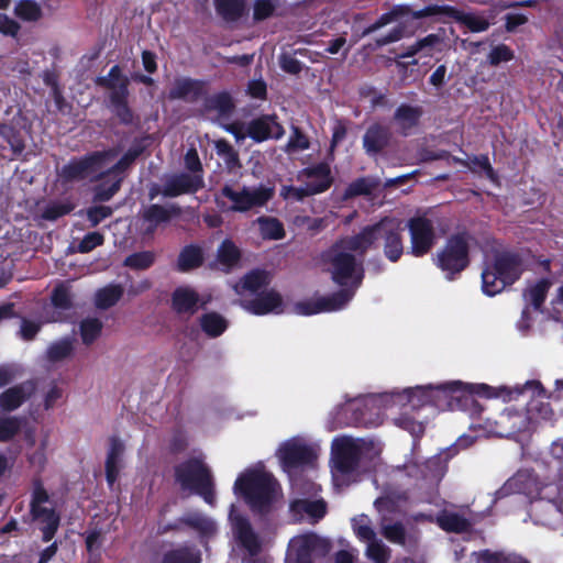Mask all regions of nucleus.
Returning <instances> with one entry per match:
<instances>
[{
  "label": "nucleus",
  "mask_w": 563,
  "mask_h": 563,
  "mask_svg": "<svg viewBox=\"0 0 563 563\" xmlns=\"http://www.w3.org/2000/svg\"><path fill=\"white\" fill-rule=\"evenodd\" d=\"M477 395L484 398H500L504 401L529 398L526 410L506 408L497 419H487L478 424L483 435L500 438L515 437L518 433L530 432L543 422L551 421L553 410L545 401V391L538 380H528L523 385L492 387L486 384H463L460 380L438 385H426L393 390L389 393L369 395L357 399L351 406L361 410L357 420L367 427L380 426L388 415H393L396 427L408 431L413 437L424 432V424L409 415L426 404H433L441 409H455L462 397Z\"/></svg>",
  "instance_id": "nucleus-1"
},
{
  "label": "nucleus",
  "mask_w": 563,
  "mask_h": 563,
  "mask_svg": "<svg viewBox=\"0 0 563 563\" xmlns=\"http://www.w3.org/2000/svg\"><path fill=\"white\" fill-rule=\"evenodd\" d=\"M402 231L401 220L385 218L374 225L365 227L358 234L336 242L324 254V262L333 280L349 288L331 296L298 302L295 306L296 312L302 316H311L343 309L362 283V257L365 252L374 246L378 240H383L385 256L390 262H397L404 252Z\"/></svg>",
  "instance_id": "nucleus-2"
},
{
  "label": "nucleus",
  "mask_w": 563,
  "mask_h": 563,
  "mask_svg": "<svg viewBox=\"0 0 563 563\" xmlns=\"http://www.w3.org/2000/svg\"><path fill=\"white\" fill-rule=\"evenodd\" d=\"M141 152V147H132L120 159L117 150L96 152L82 159L69 162L62 168L60 177L65 180H98L96 199L107 201L119 190L125 169Z\"/></svg>",
  "instance_id": "nucleus-3"
},
{
  "label": "nucleus",
  "mask_w": 563,
  "mask_h": 563,
  "mask_svg": "<svg viewBox=\"0 0 563 563\" xmlns=\"http://www.w3.org/2000/svg\"><path fill=\"white\" fill-rule=\"evenodd\" d=\"M541 468L538 473L530 470H520L509 478L498 494H523L528 497H539L541 500L533 504L531 515L537 523L555 528L563 519L559 506L553 501L563 495V483L558 484L547 476V483L540 481Z\"/></svg>",
  "instance_id": "nucleus-4"
},
{
  "label": "nucleus",
  "mask_w": 563,
  "mask_h": 563,
  "mask_svg": "<svg viewBox=\"0 0 563 563\" xmlns=\"http://www.w3.org/2000/svg\"><path fill=\"white\" fill-rule=\"evenodd\" d=\"M443 13H452L454 18L466 25L473 32H483L485 31L489 23L488 21L482 16L474 13H462L455 12L450 8L430 5L426 7L422 10L413 11L409 14L407 11L402 9L393 10L391 12L383 14L374 24L368 26L364 34H368L379 30L383 26L388 24H393L391 29L384 35H380L376 38V44L378 46L387 45L394 42L401 40L406 35L405 23L409 20V18L421 19L429 15H437Z\"/></svg>",
  "instance_id": "nucleus-5"
},
{
  "label": "nucleus",
  "mask_w": 563,
  "mask_h": 563,
  "mask_svg": "<svg viewBox=\"0 0 563 563\" xmlns=\"http://www.w3.org/2000/svg\"><path fill=\"white\" fill-rule=\"evenodd\" d=\"M233 492L243 497L254 512L261 515L276 509L282 498L278 483L262 464L242 472L234 483Z\"/></svg>",
  "instance_id": "nucleus-6"
},
{
  "label": "nucleus",
  "mask_w": 563,
  "mask_h": 563,
  "mask_svg": "<svg viewBox=\"0 0 563 563\" xmlns=\"http://www.w3.org/2000/svg\"><path fill=\"white\" fill-rule=\"evenodd\" d=\"M268 276L261 271H254L234 286L235 292L242 297L240 305L253 314L262 316L267 313H282L284 302L275 290H260L267 285Z\"/></svg>",
  "instance_id": "nucleus-7"
},
{
  "label": "nucleus",
  "mask_w": 563,
  "mask_h": 563,
  "mask_svg": "<svg viewBox=\"0 0 563 563\" xmlns=\"http://www.w3.org/2000/svg\"><path fill=\"white\" fill-rule=\"evenodd\" d=\"M366 441L351 437L335 438L332 442V478L335 487L351 483Z\"/></svg>",
  "instance_id": "nucleus-8"
},
{
  "label": "nucleus",
  "mask_w": 563,
  "mask_h": 563,
  "mask_svg": "<svg viewBox=\"0 0 563 563\" xmlns=\"http://www.w3.org/2000/svg\"><path fill=\"white\" fill-rule=\"evenodd\" d=\"M522 264L517 255L496 254L482 273V288L487 296H495L507 285L512 284L522 273Z\"/></svg>",
  "instance_id": "nucleus-9"
},
{
  "label": "nucleus",
  "mask_w": 563,
  "mask_h": 563,
  "mask_svg": "<svg viewBox=\"0 0 563 563\" xmlns=\"http://www.w3.org/2000/svg\"><path fill=\"white\" fill-rule=\"evenodd\" d=\"M176 481L183 490L200 495L209 505H214L211 474L203 464L201 454L188 460L176 468Z\"/></svg>",
  "instance_id": "nucleus-10"
},
{
  "label": "nucleus",
  "mask_w": 563,
  "mask_h": 563,
  "mask_svg": "<svg viewBox=\"0 0 563 563\" xmlns=\"http://www.w3.org/2000/svg\"><path fill=\"white\" fill-rule=\"evenodd\" d=\"M229 520L233 540L244 552L245 560L249 563H266L265 559L258 558L266 543L264 538L254 531L249 519L240 514L234 505L231 506Z\"/></svg>",
  "instance_id": "nucleus-11"
},
{
  "label": "nucleus",
  "mask_w": 563,
  "mask_h": 563,
  "mask_svg": "<svg viewBox=\"0 0 563 563\" xmlns=\"http://www.w3.org/2000/svg\"><path fill=\"white\" fill-rule=\"evenodd\" d=\"M319 453V445L302 437H295L280 443L276 455L286 472L312 463Z\"/></svg>",
  "instance_id": "nucleus-12"
},
{
  "label": "nucleus",
  "mask_w": 563,
  "mask_h": 563,
  "mask_svg": "<svg viewBox=\"0 0 563 563\" xmlns=\"http://www.w3.org/2000/svg\"><path fill=\"white\" fill-rule=\"evenodd\" d=\"M222 197L231 202L229 209L233 211L244 212L252 208L262 207L274 195V188L266 185L256 187H238L232 188L225 186L221 191Z\"/></svg>",
  "instance_id": "nucleus-13"
},
{
  "label": "nucleus",
  "mask_w": 563,
  "mask_h": 563,
  "mask_svg": "<svg viewBox=\"0 0 563 563\" xmlns=\"http://www.w3.org/2000/svg\"><path fill=\"white\" fill-rule=\"evenodd\" d=\"M31 514L40 525L44 541H49L58 528L59 517L52 508L43 485L37 481L33 483Z\"/></svg>",
  "instance_id": "nucleus-14"
},
{
  "label": "nucleus",
  "mask_w": 563,
  "mask_h": 563,
  "mask_svg": "<svg viewBox=\"0 0 563 563\" xmlns=\"http://www.w3.org/2000/svg\"><path fill=\"white\" fill-rule=\"evenodd\" d=\"M470 238L465 234L452 236L445 247L438 253L439 267L448 273V278L463 271L468 264Z\"/></svg>",
  "instance_id": "nucleus-15"
},
{
  "label": "nucleus",
  "mask_w": 563,
  "mask_h": 563,
  "mask_svg": "<svg viewBox=\"0 0 563 563\" xmlns=\"http://www.w3.org/2000/svg\"><path fill=\"white\" fill-rule=\"evenodd\" d=\"M224 129L234 135L236 142L243 141L250 136L255 142H262L267 139H279L284 134L282 125L273 117H262L249 123L247 126L239 124H229Z\"/></svg>",
  "instance_id": "nucleus-16"
},
{
  "label": "nucleus",
  "mask_w": 563,
  "mask_h": 563,
  "mask_svg": "<svg viewBox=\"0 0 563 563\" xmlns=\"http://www.w3.org/2000/svg\"><path fill=\"white\" fill-rule=\"evenodd\" d=\"M352 528L356 538L366 543V555L374 563H387L389 549L376 538L372 521L366 515H360L352 519Z\"/></svg>",
  "instance_id": "nucleus-17"
},
{
  "label": "nucleus",
  "mask_w": 563,
  "mask_h": 563,
  "mask_svg": "<svg viewBox=\"0 0 563 563\" xmlns=\"http://www.w3.org/2000/svg\"><path fill=\"white\" fill-rule=\"evenodd\" d=\"M444 41V33H433L418 40L415 44L407 47L402 54L397 56L396 66L398 68H405L408 65H417L418 60L415 58L408 62L404 59L412 58L416 55H420V57H431L443 49Z\"/></svg>",
  "instance_id": "nucleus-18"
},
{
  "label": "nucleus",
  "mask_w": 563,
  "mask_h": 563,
  "mask_svg": "<svg viewBox=\"0 0 563 563\" xmlns=\"http://www.w3.org/2000/svg\"><path fill=\"white\" fill-rule=\"evenodd\" d=\"M398 498L399 496L394 494L379 497L375 501V507L383 516L380 526L385 538L390 542L404 544L405 529L402 525L399 522L390 523L387 518L388 514L399 510Z\"/></svg>",
  "instance_id": "nucleus-19"
},
{
  "label": "nucleus",
  "mask_w": 563,
  "mask_h": 563,
  "mask_svg": "<svg viewBox=\"0 0 563 563\" xmlns=\"http://www.w3.org/2000/svg\"><path fill=\"white\" fill-rule=\"evenodd\" d=\"M411 253L415 256L427 254L435 243L433 225L427 218L418 217L408 222Z\"/></svg>",
  "instance_id": "nucleus-20"
},
{
  "label": "nucleus",
  "mask_w": 563,
  "mask_h": 563,
  "mask_svg": "<svg viewBox=\"0 0 563 563\" xmlns=\"http://www.w3.org/2000/svg\"><path fill=\"white\" fill-rule=\"evenodd\" d=\"M102 84L111 89V103L114 107L117 114L123 122H129L132 115L126 108V79L121 76V71L118 66H114L109 71L108 76L102 78Z\"/></svg>",
  "instance_id": "nucleus-21"
},
{
  "label": "nucleus",
  "mask_w": 563,
  "mask_h": 563,
  "mask_svg": "<svg viewBox=\"0 0 563 563\" xmlns=\"http://www.w3.org/2000/svg\"><path fill=\"white\" fill-rule=\"evenodd\" d=\"M539 468L548 472L552 481L563 482V438L551 443L549 449L541 453Z\"/></svg>",
  "instance_id": "nucleus-22"
},
{
  "label": "nucleus",
  "mask_w": 563,
  "mask_h": 563,
  "mask_svg": "<svg viewBox=\"0 0 563 563\" xmlns=\"http://www.w3.org/2000/svg\"><path fill=\"white\" fill-rule=\"evenodd\" d=\"M203 186L199 174H177L165 178L162 194L166 197H176L183 194L197 191Z\"/></svg>",
  "instance_id": "nucleus-23"
},
{
  "label": "nucleus",
  "mask_w": 563,
  "mask_h": 563,
  "mask_svg": "<svg viewBox=\"0 0 563 563\" xmlns=\"http://www.w3.org/2000/svg\"><path fill=\"white\" fill-rule=\"evenodd\" d=\"M316 534H302L289 542L286 563H312L311 555L320 544Z\"/></svg>",
  "instance_id": "nucleus-24"
},
{
  "label": "nucleus",
  "mask_w": 563,
  "mask_h": 563,
  "mask_svg": "<svg viewBox=\"0 0 563 563\" xmlns=\"http://www.w3.org/2000/svg\"><path fill=\"white\" fill-rule=\"evenodd\" d=\"M290 511L298 521L316 522L324 517L327 505L322 499L297 498L290 504Z\"/></svg>",
  "instance_id": "nucleus-25"
},
{
  "label": "nucleus",
  "mask_w": 563,
  "mask_h": 563,
  "mask_svg": "<svg viewBox=\"0 0 563 563\" xmlns=\"http://www.w3.org/2000/svg\"><path fill=\"white\" fill-rule=\"evenodd\" d=\"M71 300L69 291L60 286L57 287L52 296V305L49 306L45 320L47 322H60L70 317Z\"/></svg>",
  "instance_id": "nucleus-26"
},
{
  "label": "nucleus",
  "mask_w": 563,
  "mask_h": 563,
  "mask_svg": "<svg viewBox=\"0 0 563 563\" xmlns=\"http://www.w3.org/2000/svg\"><path fill=\"white\" fill-rule=\"evenodd\" d=\"M173 309L179 314H194L201 301L197 291L189 286H180L175 289L172 297Z\"/></svg>",
  "instance_id": "nucleus-27"
},
{
  "label": "nucleus",
  "mask_w": 563,
  "mask_h": 563,
  "mask_svg": "<svg viewBox=\"0 0 563 563\" xmlns=\"http://www.w3.org/2000/svg\"><path fill=\"white\" fill-rule=\"evenodd\" d=\"M33 391L34 384L31 382L7 389L0 394V410L10 412L18 409Z\"/></svg>",
  "instance_id": "nucleus-28"
},
{
  "label": "nucleus",
  "mask_w": 563,
  "mask_h": 563,
  "mask_svg": "<svg viewBox=\"0 0 563 563\" xmlns=\"http://www.w3.org/2000/svg\"><path fill=\"white\" fill-rule=\"evenodd\" d=\"M123 453L124 444L121 440L112 438L106 461V476L107 482L112 486L119 477L120 471L123 467Z\"/></svg>",
  "instance_id": "nucleus-29"
},
{
  "label": "nucleus",
  "mask_w": 563,
  "mask_h": 563,
  "mask_svg": "<svg viewBox=\"0 0 563 563\" xmlns=\"http://www.w3.org/2000/svg\"><path fill=\"white\" fill-rule=\"evenodd\" d=\"M217 13L228 22L240 20L247 12L246 0H213Z\"/></svg>",
  "instance_id": "nucleus-30"
},
{
  "label": "nucleus",
  "mask_w": 563,
  "mask_h": 563,
  "mask_svg": "<svg viewBox=\"0 0 563 563\" xmlns=\"http://www.w3.org/2000/svg\"><path fill=\"white\" fill-rule=\"evenodd\" d=\"M202 82L188 78H180L174 81L169 90V97L172 99L194 100L202 92Z\"/></svg>",
  "instance_id": "nucleus-31"
},
{
  "label": "nucleus",
  "mask_w": 563,
  "mask_h": 563,
  "mask_svg": "<svg viewBox=\"0 0 563 563\" xmlns=\"http://www.w3.org/2000/svg\"><path fill=\"white\" fill-rule=\"evenodd\" d=\"M323 176L328 178V183L324 186V191L330 188L332 185L333 178L331 176V169L329 164L320 163L317 166L305 168L299 174V179L303 181L306 187L308 186H319L322 183Z\"/></svg>",
  "instance_id": "nucleus-32"
},
{
  "label": "nucleus",
  "mask_w": 563,
  "mask_h": 563,
  "mask_svg": "<svg viewBox=\"0 0 563 563\" xmlns=\"http://www.w3.org/2000/svg\"><path fill=\"white\" fill-rule=\"evenodd\" d=\"M181 521L197 531L201 538H210L217 533V523L200 512H189Z\"/></svg>",
  "instance_id": "nucleus-33"
},
{
  "label": "nucleus",
  "mask_w": 563,
  "mask_h": 563,
  "mask_svg": "<svg viewBox=\"0 0 563 563\" xmlns=\"http://www.w3.org/2000/svg\"><path fill=\"white\" fill-rule=\"evenodd\" d=\"M387 130L380 125H373L366 131L363 145L368 154H376L387 144Z\"/></svg>",
  "instance_id": "nucleus-34"
},
{
  "label": "nucleus",
  "mask_w": 563,
  "mask_h": 563,
  "mask_svg": "<svg viewBox=\"0 0 563 563\" xmlns=\"http://www.w3.org/2000/svg\"><path fill=\"white\" fill-rule=\"evenodd\" d=\"M199 551L189 547H179L164 553L161 563H200Z\"/></svg>",
  "instance_id": "nucleus-35"
},
{
  "label": "nucleus",
  "mask_w": 563,
  "mask_h": 563,
  "mask_svg": "<svg viewBox=\"0 0 563 563\" xmlns=\"http://www.w3.org/2000/svg\"><path fill=\"white\" fill-rule=\"evenodd\" d=\"M240 251L230 240H224L218 249V265L222 269L234 267L240 261Z\"/></svg>",
  "instance_id": "nucleus-36"
},
{
  "label": "nucleus",
  "mask_w": 563,
  "mask_h": 563,
  "mask_svg": "<svg viewBox=\"0 0 563 563\" xmlns=\"http://www.w3.org/2000/svg\"><path fill=\"white\" fill-rule=\"evenodd\" d=\"M327 183H328V178H327V176L325 177L323 176L322 183L318 187L317 186L314 187L311 185L308 187H306L305 185L301 187L284 186L280 190V196L287 200H289V199L301 200L307 196H312V195L323 192L324 186L327 185Z\"/></svg>",
  "instance_id": "nucleus-37"
},
{
  "label": "nucleus",
  "mask_w": 563,
  "mask_h": 563,
  "mask_svg": "<svg viewBox=\"0 0 563 563\" xmlns=\"http://www.w3.org/2000/svg\"><path fill=\"white\" fill-rule=\"evenodd\" d=\"M435 520L443 530L449 532H463L471 526L467 519L450 511H442Z\"/></svg>",
  "instance_id": "nucleus-38"
},
{
  "label": "nucleus",
  "mask_w": 563,
  "mask_h": 563,
  "mask_svg": "<svg viewBox=\"0 0 563 563\" xmlns=\"http://www.w3.org/2000/svg\"><path fill=\"white\" fill-rule=\"evenodd\" d=\"M421 113L422 110L419 107L401 104L395 112V121L404 131H406L418 123Z\"/></svg>",
  "instance_id": "nucleus-39"
},
{
  "label": "nucleus",
  "mask_w": 563,
  "mask_h": 563,
  "mask_svg": "<svg viewBox=\"0 0 563 563\" xmlns=\"http://www.w3.org/2000/svg\"><path fill=\"white\" fill-rule=\"evenodd\" d=\"M74 351V340L64 338L49 344L46 351L48 361L60 362L69 357Z\"/></svg>",
  "instance_id": "nucleus-40"
},
{
  "label": "nucleus",
  "mask_w": 563,
  "mask_h": 563,
  "mask_svg": "<svg viewBox=\"0 0 563 563\" xmlns=\"http://www.w3.org/2000/svg\"><path fill=\"white\" fill-rule=\"evenodd\" d=\"M549 288L550 283L547 279L539 280L525 291L523 296L526 302L538 310L543 303Z\"/></svg>",
  "instance_id": "nucleus-41"
},
{
  "label": "nucleus",
  "mask_w": 563,
  "mask_h": 563,
  "mask_svg": "<svg viewBox=\"0 0 563 563\" xmlns=\"http://www.w3.org/2000/svg\"><path fill=\"white\" fill-rule=\"evenodd\" d=\"M200 324L202 330L210 336L220 335L228 327L227 320L216 312L203 314Z\"/></svg>",
  "instance_id": "nucleus-42"
},
{
  "label": "nucleus",
  "mask_w": 563,
  "mask_h": 563,
  "mask_svg": "<svg viewBox=\"0 0 563 563\" xmlns=\"http://www.w3.org/2000/svg\"><path fill=\"white\" fill-rule=\"evenodd\" d=\"M14 13L23 21L33 22L42 16V9L34 0H20L15 3Z\"/></svg>",
  "instance_id": "nucleus-43"
},
{
  "label": "nucleus",
  "mask_w": 563,
  "mask_h": 563,
  "mask_svg": "<svg viewBox=\"0 0 563 563\" xmlns=\"http://www.w3.org/2000/svg\"><path fill=\"white\" fill-rule=\"evenodd\" d=\"M123 288L120 285H108L96 294L98 308L107 309L113 306L122 296Z\"/></svg>",
  "instance_id": "nucleus-44"
},
{
  "label": "nucleus",
  "mask_w": 563,
  "mask_h": 563,
  "mask_svg": "<svg viewBox=\"0 0 563 563\" xmlns=\"http://www.w3.org/2000/svg\"><path fill=\"white\" fill-rule=\"evenodd\" d=\"M202 252L197 246L185 247L178 257V268L183 272L198 267L202 263Z\"/></svg>",
  "instance_id": "nucleus-45"
},
{
  "label": "nucleus",
  "mask_w": 563,
  "mask_h": 563,
  "mask_svg": "<svg viewBox=\"0 0 563 563\" xmlns=\"http://www.w3.org/2000/svg\"><path fill=\"white\" fill-rule=\"evenodd\" d=\"M208 110L216 111L219 117H227L233 109V102L228 92H220L207 99Z\"/></svg>",
  "instance_id": "nucleus-46"
},
{
  "label": "nucleus",
  "mask_w": 563,
  "mask_h": 563,
  "mask_svg": "<svg viewBox=\"0 0 563 563\" xmlns=\"http://www.w3.org/2000/svg\"><path fill=\"white\" fill-rule=\"evenodd\" d=\"M24 419L21 417H0V442H8L21 431Z\"/></svg>",
  "instance_id": "nucleus-47"
},
{
  "label": "nucleus",
  "mask_w": 563,
  "mask_h": 563,
  "mask_svg": "<svg viewBox=\"0 0 563 563\" xmlns=\"http://www.w3.org/2000/svg\"><path fill=\"white\" fill-rule=\"evenodd\" d=\"M477 563H529L526 559L517 554L493 553L484 551L473 553Z\"/></svg>",
  "instance_id": "nucleus-48"
},
{
  "label": "nucleus",
  "mask_w": 563,
  "mask_h": 563,
  "mask_svg": "<svg viewBox=\"0 0 563 563\" xmlns=\"http://www.w3.org/2000/svg\"><path fill=\"white\" fill-rule=\"evenodd\" d=\"M257 223L264 239L279 240L284 238L283 224L277 219L262 217L257 219Z\"/></svg>",
  "instance_id": "nucleus-49"
},
{
  "label": "nucleus",
  "mask_w": 563,
  "mask_h": 563,
  "mask_svg": "<svg viewBox=\"0 0 563 563\" xmlns=\"http://www.w3.org/2000/svg\"><path fill=\"white\" fill-rule=\"evenodd\" d=\"M102 322L98 318H86L80 323V335L85 344L95 342L102 330Z\"/></svg>",
  "instance_id": "nucleus-50"
},
{
  "label": "nucleus",
  "mask_w": 563,
  "mask_h": 563,
  "mask_svg": "<svg viewBox=\"0 0 563 563\" xmlns=\"http://www.w3.org/2000/svg\"><path fill=\"white\" fill-rule=\"evenodd\" d=\"M282 5V0H254L253 19L263 21L271 18Z\"/></svg>",
  "instance_id": "nucleus-51"
},
{
  "label": "nucleus",
  "mask_w": 563,
  "mask_h": 563,
  "mask_svg": "<svg viewBox=\"0 0 563 563\" xmlns=\"http://www.w3.org/2000/svg\"><path fill=\"white\" fill-rule=\"evenodd\" d=\"M170 218V210L158 206L152 205L144 211V220L150 223L148 230H153L157 224L166 222Z\"/></svg>",
  "instance_id": "nucleus-52"
},
{
  "label": "nucleus",
  "mask_w": 563,
  "mask_h": 563,
  "mask_svg": "<svg viewBox=\"0 0 563 563\" xmlns=\"http://www.w3.org/2000/svg\"><path fill=\"white\" fill-rule=\"evenodd\" d=\"M423 478H428L430 483H438L444 475L445 467L440 463L439 457L428 460L422 467H419Z\"/></svg>",
  "instance_id": "nucleus-53"
},
{
  "label": "nucleus",
  "mask_w": 563,
  "mask_h": 563,
  "mask_svg": "<svg viewBox=\"0 0 563 563\" xmlns=\"http://www.w3.org/2000/svg\"><path fill=\"white\" fill-rule=\"evenodd\" d=\"M379 181L375 178H360L353 181L346 189L345 196L353 197L358 195H368L378 186Z\"/></svg>",
  "instance_id": "nucleus-54"
},
{
  "label": "nucleus",
  "mask_w": 563,
  "mask_h": 563,
  "mask_svg": "<svg viewBox=\"0 0 563 563\" xmlns=\"http://www.w3.org/2000/svg\"><path fill=\"white\" fill-rule=\"evenodd\" d=\"M154 253L145 251L128 256L124 261V265L134 269H146L154 263Z\"/></svg>",
  "instance_id": "nucleus-55"
},
{
  "label": "nucleus",
  "mask_w": 563,
  "mask_h": 563,
  "mask_svg": "<svg viewBox=\"0 0 563 563\" xmlns=\"http://www.w3.org/2000/svg\"><path fill=\"white\" fill-rule=\"evenodd\" d=\"M309 140L302 134L297 128L292 129V133L289 136V140L285 146V152L288 154H294L298 152H302L309 148Z\"/></svg>",
  "instance_id": "nucleus-56"
},
{
  "label": "nucleus",
  "mask_w": 563,
  "mask_h": 563,
  "mask_svg": "<svg viewBox=\"0 0 563 563\" xmlns=\"http://www.w3.org/2000/svg\"><path fill=\"white\" fill-rule=\"evenodd\" d=\"M512 58V51L504 44L494 46L488 54V63L493 66H496L504 62H509Z\"/></svg>",
  "instance_id": "nucleus-57"
},
{
  "label": "nucleus",
  "mask_w": 563,
  "mask_h": 563,
  "mask_svg": "<svg viewBox=\"0 0 563 563\" xmlns=\"http://www.w3.org/2000/svg\"><path fill=\"white\" fill-rule=\"evenodd\" d=\"M217 153L222 156L230 166L238 163V155L225 140H218L214 143Z\"/></svg>",
  "instance_id": "nucleus-58"
},
{
  "label": "nucleus",
  "mask_w": 563,
  "mask_h": 563,
  "mask_svg": "<svg viewBox=\"0 0 563 563\" xmlns=\"http://www.w3.org/2000/svg\"><path fill=\"white\" fill-rule=\"evenodd\" d=\"M103 243V236L98 232L88 233L79 243L78 249L82 253L90 252Z\"/></svg>",
  "instance_id": "nucleus-59"
},
{
  "label": "nucleus",
  "mask_w": 563,
  "mask_h": 563,
  "mask_svg": "<svg viewBox=\"0 0 563 563\" xmlns=\"http://www.w3.org/2000/svg\"><path fill=\"white\" fill-rule=\"evenodd\" d=\"M280 67L289 74H298L301 70V64L298 59L289 54L280 56Z\"/></svg>",
  "instance_id": "nucleus-60"
},
{
  "label": "nucleus",
  "mask_w": 563,
  "mask_h": 563,
  "mask_svg": "<svg viewBox=\"0 0 563 563\" xmlns=\"http://www.w3.org/2000/svg\"><path fill=\"white\" fill-rule=\"evenodd\" d=\"M185 164L187 169L191 172V174L201 175V163L198 156V153L195 148H190L185 156Z\"/></svg>",
  "instance_id": "nucleus-61"
},
{
  "label": "nucleus",
  "mask_w": 563,
  "mask_h": 563,
  "mask_svg": "<svg viewBox=\"0 0 563 563\" xmlns=\"http://www.w3.org/2000/svg\"><path fill=\"white\" fill-rule=\"evenodd\" d=\"M111 214V209L106 206H98L89 209L88 219L92 225H97L100 221L108 218Z\"/></svg>",
  "instance_id": "nucleus-62"
},
{
  "label": "nucleus",
  "mask_w": 563,
  "mask_h": 563,
  "mask_svg": "<svg viewBox=\"0 0 563 563\" xmlns=\"http://www.w3.org/2000/svg\"><path fill=\"white\" fill-rule=\"evenodd\" d=\"M551 316L554 320L563 322V284L558 289V296L552 301Z\"/></svg>",
  "instance_id": "nucleus-63"
},
{
  "label": "nucleus",
  "mask_w": 563,
  "mask_h": 563,
  "mask_svg": "<svg viewBox=\"0 0 563 563\" xmlns=\"http://www.w3.org/2000/svg\"><path fill=\"white\" fill-rule=\"evenodd\" d=\"M20 26L19 24L10 19L8 15L0 13V32L4 35L14 36Z\"/></svg>",
  "instance_id": "nucleus-64"
}]
</instances>
